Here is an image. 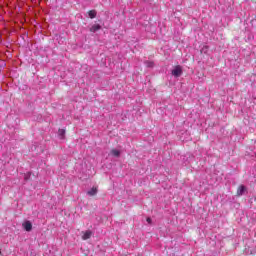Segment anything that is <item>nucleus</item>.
Returning a JSON list of instances; mask_svg holds the SVG:
<instances>
[{"instance_id": "nucleus-2", "label": "nucleus", "mask_w": 256, "mask_h": 256, "mask_svg": "<svg viewBox=\"0 0 256 256\" xmlns=\"http://www.w3.org/2000/svg\"><path fill=\"white\" fill-rule=\"evenodd\" d=\"M82 239L83 241H87V239H91V236L93 235V232L90 230H87L85 232H82Z\"/></svg>"}, {"instance_id": "nucleus-3", "label": "nucleus", "mask_w": 256, "mask_h": 256, "mask_svg": "<svg viewBox=\"0 0 256 256\" xmlns=\"http://www.w3.org/2000/svg\"><path fill=\"white\" fill-rule=\"evenodd\" d=\"M22 227L25 229V231H31L33 229V224L30 221H25L22 224Z\"/></svg>"}, {"instance_id": "nucleus-4", "label": "nucleus", "mask_w": 256, "mask_h": 256, "mask_svg": "<svg viewBox=\"0 0 256 256\" xmlns=\"http://www.w3.org/2000/svg\"><path fill=\"white\" fill-rule=\"evenodd\" d=\"M97 192V187H92L91 190L87 192V195H89L90 197H95V195H97Z\"/></svg>"}, {"instance_id": "nucleus-1", "label": "nucleus", "mask_w": 256, "mask_h": 256, "mask_svg": "<svg viewBox=\"0 0 256 256\" xmlns=\"http://www.w3.org/2000/svg\"><path fill=\"white\" fill-rule=\"evenodd\" d=\"M173 77H181L183 75V68L181 66H175V68L172 70Z\"/></svg>"}, {"instance_id": "nucleus-7", "label": "nucleus", "mask_w": 256, "mask_h": 256, "mask_svg": "<svg viewBox=\"0 0 256 256\" xmlns=\"http://www.w3.org/2000/svg\"><path fill=\"white\" fill-rule=\"evenodd\" d=\"M88 15H89L90 19H95V17H97V11L89 10Z\"/></svg>"}, {"instance_id": "nucleus-5", "label": "nucleus", "mask_w": 256, "mask_h": 256, "mask_svg": "<svg viewBox=\"0 0 256 256\" xmlns=\"http://www.w3.org/2000/svg\"><path fill=\"white\" fill-rule=\"evenodd\" d=\"M101 30V25L99 24H94L91 28H90V32L91 33H96V31Z\"/></svg>"}, {"instance_id": "nucleus-6", "label": "nucleus", "mask_w": 256, "mask_h": 256, "mask_svg": "<svg viewBox=\"0 0 256 256\" xmlns=\"http://www.w3.org/2000/svg\"><path fill=\"white\" fill-rule=\"evenodd\" d=\"M243 193H245V187L243 185H240L237 189V195L238 197H241V195H243Z\"/></svg>"}, {"instance_id": "nucleus-12", "label": "nucleus", "mask_w": 256, "mask_h": 256, "mask_svg": "<svg viewBox=\"0 0 256 256\" xmlns=\"http://www.w3.org/2000/svg\"><path fill=\"white\" fill-rule=\"evenodd\" d=\"M147 223H151V218L146 219Z\"/></svg>"}, {"instance_id": "nucleus-10", "label": "nucleus", "mask_w": 256, "mask_h": 256, "mask_svg": "<svg viewBox=\"0 0 256 256\" xmlns=\"http://www.w3.org/2000/svg\"><path fill=\"white\" fill-rule=\"evenodd\" d=\"M29 177H31V172L25 174L24 179L25 181H29Z\"/></svg>"}, {"instance_id": "nucleus-11", "label": "nucleus", "mask_w": 256, "mask_h": 256, "mask_svg": "<svg viewBox=\"0 0 256 256\" xmlns=\"http://www.w3.org/2000/svg\"><path fill=\"white\" fill-rule=\"evenodd\" d=\"M147 67H153V62H146Z\"/></svg>"}, {"instance_id": "nucleus-9", "label": "nucleus", "mask_w": 256, "mask_h": 256, "mask_svg": "<svg viewBox=\"0 0 256 256\" xmlns=\"http://www.w3.org/2000/svg\"><path fill=\"white\" fill-rule=\"evenodd\" d=\"M58 133L62 139L65 137V129H59Z\"/></svg>"}, {"instance_id": "nucleus-8", "label": "nucleus", "mask_w": 256, "mask_h": 256, "mask_svg": "<svg viewBox=\"0 0 256 256\" xmlns=\"http://www.w3.org/2000/svg\"><path fill=\"white\" fill-rule=\"evenodd\" d=\"M110 153H111V155H113V157H120V155H121V151H119L117 149H112Z\"/></svg>"}]
</instances>
